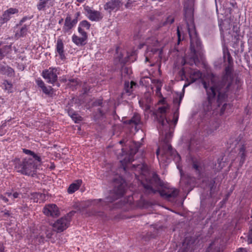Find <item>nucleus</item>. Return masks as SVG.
I'll list each match as a JSON object with an SVG mask.
<instances>
[{"label":"nucleus","mask_w":252,"mask_h":252,"mask_svg":"<svg viewBox=\"0 0 252 252\" xmlns=\"http://www.w3.org/2000/svg\"><path fill=\"white\" fill-rule=\"evenodd\" d=\"M84 9L88 18L92 21H98L103 18L102 14L99 11L93 10L88 6H86Z\"/></svg>","instance_id":"11"},{"label":"nucleus","mask_w":252,"mask_h":252,"mask_svg":"<svg viewBox=\"0 0 252 252\" xmlns=\"http://www.w3.org/2000/svg\"><path fill=\"white\" fill-rule=\"evenodd\" d=\"M5 194L9 198H10L13 201H14L15 199L19 197L20 193L16 191L13 192V193L12 192H5Z\"/></svg>","instance_id":"33"},{"label":"nucleus","mask_w":252,"mask_h":252,"mask_svg":"<svg viewBox=\"0 0 252 252\" xmlns=\"http://www.w3.org/2000/svg\"><path fill=\"white\" fill-rule=\"evenodd\" d=\"M1 216L3 218H9L10 216V212L8 210H4L0 211Z\"/></svg>","instance_id":"40"},{"label":"nucleus","mask_w":252,"mask_h":252,"mask_svg":"<svg viewBox=\"0 0 252 252\" xmlns=\"http://www.w3.org/2000/svg\"><path fill=\"white\" fill-rule=\"evenodd\" d=\"M80 16V12H76L75 14V15H74V18H73V19H76L78 21V17Z\"/></svg>","instance_id":"53"},{"label":"nucleus","mask_w":252,"mask_h":252,"mask_svg":"<svg viewBox=\"0 0 252 252\" xmlns=\"http://www.w3.org/2000/svg\"><path fill=\"white\" fill-rule=\"evenodd\" d=\"M149 61V58L148 57H146V58H145V62H148Z\"/></svg>","instance_id":"63"},{"label":"nucleus","mask_w":252,"mask_h":252,"mask_svg":"<svg viewBox=\"0 0 252 252\" xmlns=\"http://www.w3.org/2000/svg\"><path fill=\"white\" fill-rule=\"evenodd\" d=\"M38 163L39 162L33 158H25L22 160L18 159L16 161L15 168L23 175L33 176L35 174Z\"/></svg>","instance_id":"6"},{"label":"nucleus","mask_w":252,"mask_h":252,"mask_svg":"<svg viewBox=\"0 0 252 252\" xmlns=\"http://www.w3.org/2000/svg\"><path fill=\"white\" fill-rule=\"evenodd\" d=\"M18 12V9L15 8H9L5 10L1 17L3 23L7 22L12 17V15L17 14Z\"/></svg>","instance_id":"14"},{"label":"nucleus","mask_w":252,"mask_h":252,"mask_svg":"<svg viewBox=\"0 0 252 252\" xmlns=\"http://www.w3.org/2000/svg\"><path fill=\"white\" fill-rule=\"evenodd\" d=\"M133 146V147H132V146L130 147L129 154L126 155L125 158L120 160L121 164V167L123 168L125 171H126L127 164L131 162L134 160L133 156L138 151L140 147V144L139 143H134Z\"/></svg>","instance_id":"8"},{"label":"nucleus","mask_w":252,"mask_h":252,"mask_svg":"<svg viewBox=\"0 0 252 252\" xmlns=\"http://www.w3.org/2000/svg\"><path fill=\"white\" fill-rule=\"evenodd\" d=\"M68 115L73 120L77 123L78 121L82 120V118L79 115L75 112L73 109H69L68 110Z\"/></svg>","instance_id":"26"},{"label":"nucleus","mask_w":252,"mask_h":252,"mask_svg":"<svg viewBox=\"0 0 252 252\" xmlns=\"http://www.w3.org/2000/svg\"><path fill=\"white\" fill-rule=\"evenodd\" d=\"M53 6L48 0H39L36 5L38 11H45L47 8H49Z\"/></svg>","instance_id":"17"},{"label":"nucleus","mask_w":252,"mask_h":252,"mask_svg":"<svg viewBox=\"0 0 252 252\" xmlns=\"http://www.w3.org/2000/svg\"><path fill=\"white\" fill-rule=\"evenodd\" d=\"M123 70L124 71V72H126V73H128V69L127 67H125L123 68Z\"/></svg>","instance_id":"57"},{"label":"nucleus","mask_w":252,"mask_h":252,"mask_svg":"<svg viewBox=\"0 0 252 252\" xmlns=\"http://www.w3.org/2000/svg\"><path fill=\"white\" fill-rule=\"evenodd\" d=\"M0 199H1L5 203H7L9 201L7 198H6V197L2 195H0Z\"/></svg>","instance_id":"50"},{"label":"nucleus","mask_w":252,"mask_h":252,"mask_svg":"<svg viewBox=\"0 0 252 252\" xmlns=\"http://www.w3.org/2000/svg\"><path fill=\"white\" fill-rule=\"evenodd\" d=\"M91 27V24L87 20H83L81 21L79 25L78 28V31L79 33H87L85 30H88L90 29Z\"/></svg>","instance_id":"20"},{"label":"nucleus","mask_w":252,"mask_h":252,"mask_svg":"<svg viewBox=\"0 0 252 252\" xmlns=\"http://www.w3.org/2000/svg\"><path fill=\"white\" fill-rule=\"evenodd\" d=\"M122 5L120 0H111L106 2L104 5V9L109 13L118 11Z\"/></svg>","instance_id":"12"},{"label":"nucleus","mask_w":252,"mask_h":252,"mask_svg":"<svg viewBox=\"0 0 252 252\" xmlns=\"http://www.w3.org/2000/svg\"><path fill=\"white\" fill-rule=\"evenodd\" d=\"M140 115L138 114H134L130 119L124 121V124L130 125L132 126H136L140 123Z\"/></svg>","instance_id":"19"},{"label":"nucleus","mask_w":252,"mask_h":252,"mask_svg":"<svg viewBox=\"0 0 252 252\" xmlns=\"http://www.w3.org/2000/svg\"><path fill=\"white\" fill-rule=\"evenodd\" d=\"M45 234H46V238L48 239L51 238L53 235L52 231L51 230H46V231L45 232Z\"/></svg>","instance_id":"44"},{"label":"nucleus","mask_w":252,"mask_h":252,"mask_svg":"<svg viewBox=\"0 0 252 252\" xmlns=\"http://www.w3.org/2000/svg\"><path fill=\"white\" fill-rule=\"evenodd\" d=\"M230 4L233 8L237 7V3L235 0H230Z\"/></svg>","instance_id":"49"},{"label":"nucleus","mask_w":252,"mask_h":252,"mask_svg":"<svg viewBox=\"0 0 252 252\" xmlns=\"http://www.w3.org/2000/svg\"><path fill=\"white\" fill-rule=\"evenodd\" d=\"M56 51L58 53L60 58L62 60L65 59L66 58L64 55V45L63 41L61 39H59L57 40Z\"/></svg>","instance_id":"16"},{"label":"nucleus","mask_w":252,"mask_h":252,"mask_svg":"<svg viewBox=\"0 0 252 252\" xmlns=\"http://www.w3.org/2000/svg\"><path fill=\"white\" fill-rule=\"evenodd\" d=\"M167 109V107L163 106L160 107L158 108V113L160 114V116L165 117V113L166 112V110Z\"/></svg>","instance_id":"36"},{"label":"nucleus","mask_w":252,"mask_h":252,"mask_svg":"<svg viewBox=\"0 0 252 252\" xmlns=\"http://www.w3.org/2000/svg\"><path fill=\"white\" fill-rule=\"evenodd\" d=\"M182 74H185V70H184V68L182 69Z\"/></svg>","instance_id":"61"},{"label":"nucleus","mask_w":252,"mask_h":252,"mask_svg":"<svg viewBox=\"0 0 252 252\" xmlns=\"http://www.w3.org/2000/svg\"><path fill=\"white\" fill-rule=\"evenodd\" d=\"M71 219L70 216L67 215L57 220L52 224L53 230L58 233L63 231L69 227Z\"/></svg>","instance_id":"7"},{"label":"nucleus","mask_w":252,"mask_h":252,"mask_svg":"<svg viewBox=\"0 0 252 252\" xmlns=\"http://www.w3.org/2000/svg\"><path fill=\"white\" fill-rule=\"evenodd\" d=\"M78 22L76 19H72L71 16L68 14L64 20L63 31L64 33L70 34L71 30L76 26Z\"/></svg>","instance_id":"10"},{"label":"nucleus","mask_w":252,"mask_h":252,"mask_svg":"<svg viewBox=\"0 0 252 252\" xmlns=\"http://www.w3.org/2000/svg\"><path fill=\"white\" fill-rule=\"evenodd\" d=\"M201 164V163L200 160L197 159H192V168L199 174L200 173L202 169Z\"/></svg>","instance_id":"27"},{"label":"nucleus","mask_w":252,"mask_h":252,"mask_svg":"<svg viewBox=\"0 0 252 252\" xmlns=\"http://www.w3.org/2000/svg\"><path fill=\"white\" fill-rule=\"evenodd\" d=\"M136 84L133 82L126 81L124 84V92L128 95H130L133 91V86H135Z\"/></svg>","instance_id":"22"},{"label":"nucleus","mask_w":252,"mask_h":252,"mask_svg":"<svg viewBox=\"0 0 252 252\" xmlns=\"http://www.w3.org/2000/svg\"><path fill=\"white\" fill-rule=\"evenodd\" d=\"M107 111V108H104V109H102V108H98L94 115V118L95 119H98L103 117Z\"/></svg>","instance_id":"28"},{"label":"nucleus","mask_w":252,"mask_h":252,"mask_svg":"<svg viewBox=\"0 0 252 252\" xmlns=\"http://www.w3.org/2000/svg\"><path fill=\"white\" fill-rule=\"evenodd\" d=\"M56 68L50 67L42 71V76L49 83L53 84L58 79Z\"/></svg>","instance_id":"9"},{"label":"nucleus","mask_w":252,"mask_h":252,"mask_svg":"<svg viewBox=\"0 0 252 252\" xmlns=\"http://www.w3.org/2000/svg\"><path fill=\"white\" fill-rule=\"evenodd\" d=\"M245 147L244 145H242L239 149V156L240 157L241 159L240 160V165H242L245 162L246 158L245 154Z\"/></svg>","instance_id":"29"},{"label":"nucleus","mask_w":252,"mask_h":252,"mask_svg":"<svg viewBox=\"0 0 252 252\" xmlns=\"http://www.w3.org/2000/svg\"><path fill=\"white\" fill-rule=\"evenodd\" d=\"M158 121L159 124V132L160 134L163 135L165 134V137L163 145L160 148H158L156 151L157 156L159 159L158 157L159 153H161L162 157H166L169 159L170 158L168 157H170L176 162H178L181 159L180 156L177 153L176 150L172 148L171 145L169 143V139L170 138L172 134L171 132L170 131L169 121L166 117L163 116H159Z\"/></svg>","instance_id":"3"},{"label":"nucleus","mask_w":252,"mask_h":252,"mask_svg":"<svg viewBox=\"0 0 252 252\" xmlns=\"http://www.w3.org/2000/svg\"><path fill=\"white\" fill-rule=\"evenodd\" d=\"M158 44V40L155 37H151L146 39L145 41L146 46H147V51H151L152 52L156 51V49L151 48V46H155Z\"/></svg>","instance_id":"18"},{"label":"nucleus","mask_w":252,"mask_h":252,"mask_svg":"<svg viewBox=\"0 0 252 252\" xmlns=\"http://www.w3.org/2000/svg\"><path fill=\"white\" fill-rule=\"evenodd\" d=\"M202 73L198 70L191 71L189 73V79L191 83H194L202 77Z\"/></svg>","instance_id":"23"},{"label":"nucleus","mask_w":252,"mask_h":252,"mask_svg":"<svg viewBox=\"0 0 252 252\" xmlns=\"http://www.w3.org/2000/svg\"><path fill=\"white\" fill-rule=\"evenodd\" d=\"M93 215L98 216L100 217H103L104 215V212L102 211H96L94 210L92 213Z\"/></svg>","instance_id":"43"},{"label":"nucleus","mask_w":252,"mask_h":252,"mask_svg":"<svg viewBox=\"0 0 252 252\" xmlns=\"http://www.w3.org/2000/svg\"><path fill=\"white\" fill-rule=\"evenodd\" d=\"M248 241L249 243H252V220L250 222Z\"/></svg>","instance_id":"38"},{"label":"nucleus","mask_w":252,"mask_h":252,"mask_svg":"<svg viewBox=\"0 0 252 252\" xmlns=\"http://www.w3.org/2000/svg\"><path fill=\"white\" fill-rule=\"evenodd\" d=\"M69 83L68 85L76 86L79 84V82L77 79L73 78L68 80Z\"/></svg>","instance_id":"41"},{"label":"nucleus","mask_w":252,"mask_h":252,"mask_svg":"<svg viewBox=\"0 0 252 252\" xmlns=\"http://www.w3.org/2000/svg\"><path fill=\"white\" fill-rule=\"evenodd\" d=\"M36 83L37 86L41 89L45 85L44 82L40 78H38L36 80Z\"/></svg>","instance_id":"42"},{"label":"nucleus","mask_w":252,"mask_h":252,"mask_svg":"<svg viewBox=\"0 0 252 252\" xmlns=\"http://www.w3.org/2000/svg\"><path fill=\"white\" fill-rule=\"evenodd\" d=\"M63 21V18H61L59 21V24H61Z\"/></svg>","instance_id":"59"},{"label":"nucleus","mask_w":252,"mask_h":252,"mask_svg":"<svg viewBox=\"0 0 252 252\" xmlns=\"http://www.w3.org/2000/svg\"><path fill=\"white\" fill-rule=\"evenodd\" d=\"M192 139H191L190 140V143L189 145V147H188V149L189 151H191L192 150V146H191V143H192Z\"/></svg>","instance_id":"55"},{"label":"nucleus","mask_w":252,"mask_h":252,"mask_svg":"<svg viewBox=\"0 0 252 252\" xmlns=\"http://www.w3.org/2000/svg\"><path fill=\"white\" fill-rule=\"evenodd\" d=\"M82 37H80L74 34L72 37V41L78 46H82L86 44V40L88 38L87 33H80Z\"/></svg>","instance_id":"15"},{"label":"nucleus","mask_w":252,"mask_h":252,"mask_svg":"<svg viewBox=\"0 0 252 252\" xmlns=\"http://www.w3.org/2000/svg\"><path fill=\"white\" fill-rule=\"evenodd\" d=\"M177 35H178V44H179L180 42L181 41V33L180 32L179 28L177 29Z\"/></svg>","instance_id":"47"},{"label":"nucleus","mask_w":252,"mask_h":252,"mask_svg":"<svg viewBox=\"0 0 252 252\" xmlns=\"http://www.w3.org/2000/svg\"><path fill=\"white\" fill-rule=\"evenodd\" d=\"M4 89L7 90L8 93L11 92V89L12 88V84L9 83L7 80H4L3 83Z\"/></svg>","instance_id":"34"},{"label":"nucleus","mask_w":252,"mask_h":252,"mask_svg":"<svg viewBox=\"0 0 252 252\" xmlns=\"http://www.w3.org/2000/svg\"><path fill=\"white\" fill-rule=\"evenodd\" d=\"M225 75L217 81L212 79L210 83L205 81L202 82L206 94V98L202 103L204 113L198 123L197 130L202 136H207L218 127V124L212 118L213 111L222 105L220 112L222 115L228 105L225 102L232 84L228 79L232 72L231 64L225 67Z\"/></svg>","instance_id":"1"},{"label":"nucleus","mask_w":252,"mask_h":252,"mask_svg":"<svg viewBox=\"0 0 252 252\" xmlns=\"http://www.w3.org/2000/svg\"><path fill=\"white\" fill-rule=\"evenodd\" d=\"M84 0H77V1H78L79 3H82L83 2Z\"/></svg>","instance_id":"60"},{"label":"nucleus","mask_w":252,"mask_h":252,"mask_svg":"<svg viewBox=\"0 0 252 252\" xmlns=\"http://www.w3.org/2000/svg\"><path fill=\"white\" fill-rule=\"evenodd\" d=\"M236 252H247V251L245 248H240L236 250Z\"/></svg>","instance_id":"51"},{"label":"nucleus","mask_w":252,"mask_h":252,"mask_svg":"<svg viewBox=\"0 0 252 252\" xmlns=\"http://www.w3.org/2000/svg\"><path fill=\"white\" fill-rule=\"evenodd\" d=\"M184 16L190 38L191 59L196 64L199 61L198 56L203 54L202 45L198 37L194 23L193 10L191 7H184Z\"/></svg>","instance_id":"2"},{"label":"nucleus","mask_w":252,"mask_h":252,"mask_svg":"<svg viewBox=\"0 0 252 252\" xmlns=\"http://www.w3.org/2000/svg\"><path fill=\"white\" fill-rule=\"evenodd\" d=\"M113 189L109 195L104 200L102 199L88 200L87 201L88 206H93L94 208L105 209L109 203L122 197L126 190L125 181L120 177L113 179Z\"/></svg>","instance_id":"4"},{"label":"nucleus","mask_w":252,"mask_h":252,"mask_svg":"<svg viewBox=\"0 0 252 252\" xmlns=\"http://www.w3.org/2000/svg\"><path fill=\"white\" fill-rule=\"evenodd\" d=\"M102 99H96V100H95L93 102V106H101V107H104V105H102L103 104V102H102Z\"/></svg>","instance_id":"39"},{"label":"nucleus","mask_w":252,"mask_h":252,"mask_svg":"<svg viewBox=\"0 0 252 252\" xmlns=\"http://www.w3.org/2000/svg\"><path fill=\"white\" fill-rule=\"evenodd\" d=\"M31 18H29L27 16L24 17L20 21V24H21L22 23L25 22L27 20L30 19Z\"/></svg>","instance_id":"52"},{"label":"nucleus","mask_w":252,"mask_h":252,"mask_svg":"<svg viewBox=\"0 0 252 252\" xmlns=\"http://www.w3.org/2000/svg\"><path fill=\"white\" fill-rule=\"evenodd\" d=\"M32 196L34 202H39V203L43 202L46 199L45 194L40 192H35L32 194Z\"/></svg>","instance_id":"24"},{"label":"nucleus","mask_w":252,"mask_h":252,"mask_svg":"<svg viewBox=\"0 0 252 252\" xmlns=\"http://www.w3.org/2000/svg\"><path fill=\"white\" fill-rule=\"evenodd\" d=\"M192 83H191V80L190 81V82H189L188 83H186L184 86H183V91L184 93V89L186 88V87H187L188 86H189L190 84H191Z\"/></svg>","instance_id":"54"},{"label":"nucleus","mask_w":252,"mask_h":252,"mask_svg":"<svg viewBox=\"0 0 252 252\" xmlns=\"http://www.w3.org/2000/svg\"><path fill=\"white\" fill-rule=\"evenodd\" d=\"M43 213L47 216L57 217L60 215V211L56 205L52 204L46 206L43 210Z\"/></svg>","instance_id":"13"},{"label":"nucleus","mask_w":252,"mask_h":252,"mask_svg":"<svg viewBox=\"0 0 252 252\" xmlns=\"http://www.w3.org/2000/svg\"><path fill=\"white\" fill-rule=\"evenodd\" d=\"M223 58L224 59L227 58V62L229 64H231L233 63V59L229 53L228 50L227 49H224L223 52Z\"/></svg>","instance_id":"30"},{"label":"nucleus","mask_w":252,"mask_h":252,"mask_svg":"<svg viewBox=\"0 0 252 252\" xmlns=\"http://www.w3.org/2000/svg\"><path fill=\"white\" fill-rule=\"evenodd\" d=\"M37 238L39 239V241L40 243H44L45 241V237L43 235L39 234Z\"/></svg>","instance_id":"46"},{"label":"nucleus","mask_w":252,"mask_h":252,"mask_svg":"<svg viewBox=\"0 0 252 252\" xmlns=\"http://www.w3.org/2000/svg\"><path fill=\"white\" fill-rule=\"evenodd\" d=\"M184 93H181L179 97H174L173 99V103L174 104H178L177 110L179 109L181 101L184 97Z\"/></svg>","instance_id":"31"},{"label":"nucleus","mask_w":252,"mask_h":252,"mask_svg":"<svg viewBox=\"0 0 252 252\" xmlns=\"http://www.w3.org/2000/svg\"><path fill=\"white\" fill-rule=\"evenodd\" d=\"M23 152L25 154L30 156L31 157V158H33V160H36V162H38L39 163H41V158L40 156L35 154L33 151H32L30 150L26 149H23Z\"/></svg>","instance_id":"25"},{"label":"nucleus","mask_w":252,"mask_h":252,"mask_svg":"<svg viewBox=\"0 0 252 252\" xmlns=\"http://www.w3.org/2000/svg\"><path fill=\"white\" fill-rule=\"evenodd\" d=\"M142 185L145 189V193L156 194L157 192H158L160 196L166 199L176 197L179 192V190L175 188H169L167 191L165 189H154V186L161 187L163 186L162 182L156 173L153 174L152 178L148 180L147 183H142Z\"/></svg>","instance_id":"5"},{"label":"nucleus","mask_w":252,"mask_h":252,"mask_svg":"<svg viewBox=\"0 0 252 252\" xmlns=\"http://www.w3.org/2000/svg\"><path fill=\"white\" fill-rule=\"evenodd\" d=\"M82 183V181L81 180H78L75 183H72L69 186L67 189V192L70 194L74 193L79 189Z\"/></svg>","instance_id":"21"},{"label":"nucleus","mask_w":252,"mask_h":252,"mask_svg":"<svg viewBox=\"0 0 252 252\" xmlns=\"http://www.w3.org/2000/svg\"><path fill=\"white\" fill-rule=\"evenodd\" d=\"M0 252H4V248L2 246H0Z\"/></svg>","instance_id":"58"},{"label":"nucleus","mask_w":252,"mask_h":252,"mask_svg":"<svg viewBox=\"0 0 252 252\" xmlns=\"http://www.w3.org/2000/svg\"><path fill=\"white\" fill-rule=\"evenodd\" d=\"M212 245V244H210V246H209V247H208V249H207V250L206 252H209V249L211 247Z\"/></svg>","instance_id":"64"},{"label":"nucleus","mask_w":252,"mask_h":252,"mask_svg":"<svg viewBox=\"0 0 252 252\" xmlns=\"http://www.w3.org/2000/svg\"><path fill=\"white\" fill-rule=\"evenodd\" d=\"M222 159L218 158L217 160V163L219 164L218 167L217 168L218 170H220L222 169L223 165H221V160Z\"/></svg>","instance_id":"45"},{"label":"nucleus","mask_w":252,"mask_h":252,"mask_svg":"<svg viewBox=\"0 0 252 252\" xmlns=\"http://www.w3.org/2000/svg\"><path fill=\"white\" fill-rule=\"evenodd\" d=\"M178 117H177V118H176L175 119V120H174V122H175V123H176L177 122V121H178Z\"/></svg>","instance_id":"62"},{"label":"nucleus","mask_w":252,"mask_h":252,"mask_svg":"<svg viewBox=\"0 0 252 252\" xmlns=\"http://www.w3.org/2000/svg\"><path fill=\"white\" fill-rule=\"evenodd\" d=\"M174 22V18L171 16H169L168 17H167L165 21H164L163 23H160L159 24V26L158 28L162 27L163 26H164L167 24L171 25Z\"/></svg>","instance_id":"32"},{"label":"nucleus","mask_w":252,"mask_h":252,"mask_svg":"<svg viewBox=\"0 0 252 252\" xmlns=\"http://www.w3.org/2000/svg\"><path fill=\"white\" fill-rule=\"evenodd\" d=\"M132 4L133 1L131 0H128L125 6L126 8H130L131 6H132Z\"/></svg>","instance_id":"48"},{"label":"nucleus","mask_w":252,"mask_h":252,"mask_svg":"<svg viewBox=\"0 0 252 252\" xmlns=\"http://www.w3.org/2000/svg\"><path fill=\"white\" fill-rule=\"evenodd\" d=\"M144 45H146L145 42L144 43H141L138 45V49H140L143 47Z\"/></svg>","instance_id":"56"},{"label":"nucleus","mask_w":252,"mask_h":252,"mask_svg":"<svg viewBox=\"0 0 252 252\" xmlns=\"http://www.w3.org/2000/svg\"><path fill=\"white\" fill-rule=\"evenodd\" d=\"M28 27L26 25H24L20 29L19 34L21 36H24L26 35Z\"/></svg>","instance_id":"37"},{"label":"nucleus","mask_w":252,"mask_h":252,"mask_svg":"<svg viewBox=\"0 0 252 252\" xmlns=\"http://www.w3.org/2000/svg\"><path fill=\"white\" fill-rule=\"evenodd\" d=\"M41 89L42 92L46 94L50 95L52 94L53 88L51 87H47L45 85Z\"/></svg>","instance_id":"35"}]
</instances>
